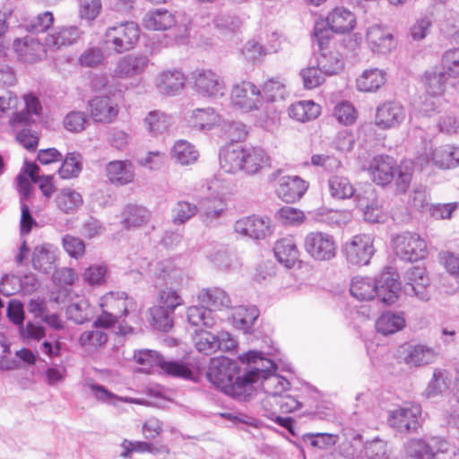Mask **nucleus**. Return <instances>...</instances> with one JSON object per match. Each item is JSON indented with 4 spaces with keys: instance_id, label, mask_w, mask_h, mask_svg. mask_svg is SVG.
<instances>
[{
    "instance_id": "f257e3e1",
    "label": "nucleus",
    "mask_w": 459,
    "mask_h": 459,
    "mask_svg": "<svg viewBox=\"0 0 459 459\" xmlns=\"http://www.w3.org/2000/svg\"><path fill=\"white\" fill-rule=\"evenodd\" d=\"M206 377L210 383L227 394L240 396L249 393L244 374L239 376L236 363L227 358L212 359Z\"/></svg>"
},
{
    "instance_id": "f03ea898",
    "label": "nucleus",
    "mask_w": 459,
    "mask_h": 459,
    "mask_svg": "<svg viewBox=\"0 0 459 459\" xmlns=\"http://www.w3.org/2000/svg\"><path fill=\"white\" fill-rule=\"evenodd\" d=\"M24 108L13 113L10 119L11 126L15 132L17 142L29 151L38 146L39 136L30 126L35 124V116H39L41 105L37 97L32 94L24 95Z\"/></svg>"
},
{
    "instance_id": "7ed1b4c3",
    "label": "nucleus",
    "mask_w": 459,
    "mask_h": 459,
    "mask_svg": "<svg viewBox=\"0 0 459 459\" xmlns=\"http://www.w3.org/2000/svg\"><path fill=\"white\" fill-rule=\"evenodd\" d=\"M157 302L149 309L152 324L160 331L169 332L173 326L174 311L184 304V300L176 290L169 287L160 291Z\"/></svg>"
},
{
    "instance_id": "20e7f679",
    "label": "nucleus",
    "mask_w": 459,
    "mask_h": 459,
    "mask_svg": "<svg viewBox=\"0 0 459 459\" xmlns=\"http://www.w3.org/2000/svg\"><path fill=\"white\" fill-rule=\"evenodd\" d=\"M140 38V28L134 22H124L109 26L104 35V45L117 54L132 50Z\"/></svg>"
},
{
    "instance_id": "39448f33",
    "label": "nucleus",
    "mask_w": 459,
    "mask_h": 459,
    "mask_svg": "<svg viewBox=\"0 0 459 459\" xmlns=\"http://www.w3.org/2000/svg\"><path fill=\"white\" fill-rule=\"evenodd\" d=\"M135 361L143 366L160 367L163 372L174 377L188 379L192 376L191 369L184 363L176 360H166L160 354L152 350H142L134 353Z\"/></svg>"
},
{
    "instance_id": "423d86ee",
    "label": "nucleus",
    "mask_w": 459,
    "mask_h": 459,
    "mask_svg": "<svg viewBox=\"0 0 459 459\" xmlns=\"http://www.w3.org/2000/svg\"><path fill=\"white\" fill-rule=\"evenodd\" d=\"M305 251L316 261H329L336 255L337 244L333 236L323 231H311L304 238Z\"/></svg>"
},
{
    "instance_id": "0eeeda50",
    "label": "nucleus",
    "mask_w": 459,
    "mask_h": 459,
    "mask_svg": "<svg viewBox=\"0 0 459 459\" xmlns=\"http://www.w3.org/2000/svg\"><path fill=\"white\" fill-rule=\"evenodd\" d=\"M393 247L397 256L408 262L423 259L427 255V245L418 234L404 232L393 238Z\"/></svg>"
},
{
    "instance_id": "6e6552de",
    "label": "nucleus",
    "mask_w": 459,
    "mask_h": 459,
    "mask_svg": "<svg viewBox=\"0 0 459 459\" xmlns=\"http://www.w3.org/2000/svg\"><path fill=\"white\" fill-rule=\"evenodd\" d=\"M421 407L418 404L399 406L388 411L387 423L402 434L416 432L420 428Z\"/></svg>"
},
{
    "instance_id": "1a4fd4ad",
    "label": "nucleus",
    "mask_w": 459,
    "mask_h": 459,
    "mask_svg": "<svg viewBox=\"0 0 459 459\" xmlns=\"http://www.w3.org/2000/svg\"><path fill=\"white\" fill-rule=\"evenodd\" d=\"M230 100L233 107L243 112L258 110L264 103L259 88L250 82H242L234 85L230 93Z\"/></svg>"
},
{
    "instance_id": "9d476101",
    "label": "nucleus",
    "mask_w": 459,
    "mask_h": 459,
    "mask_svg": "<svg viewBox=\"0 0 459 459\" xmlns=\"http://www.w3.org/2000/svg\"><path fill=\"white\" fill-rule=\"evenodd\" d=\"M194 89L204 97L217 98L224 95L225 82L210 69H196L191 73Z\"/></svg>"
},
{
    "instance_id": "9b49d317",
    "label": "nucleus",
    "mask_w": 459,
    "mask_h": 459,
    "mask_svg": "<svg viewBox=\"0 0 459 459\" xmlns=\"http://www.w3.org/2000/svg\"><path fill=\"white\" fill-rule=\"evenodd\" d=\"M406 455L413 459H437L440 453L448 451V444L439 438H411L405 445Z\"/></svg>"
},
{
    "instance_id": "f8f14e48",
    "label": "nucleus",
    "mask_w": 459,
    "mask_h": 459,
    "mask_svg": "<svg viewBox=\"0 0 459 459\" xmlns=\"http://www.w3.org/2000/svg\"><path fill=\"white\" fill-rule=\"evenodd\" d=\"M343 252L350 264L366 265L375 253L373 238L368 234L356 235L344 245Z\"/></svg>"
},
{
    "instance_id": "ddd939ff",
    "label": "nucleus",
    "mask_w": 459,
    "mask_h": 459,
    "mask_svg": "<svg viewBox=\"0 0 459 459\" xmlns=\"http://www.w3.org/2000/svg\"><path fill=\"white\" fill-rule=\"evenodd\" d=\"M239 359L242 362L248 364V368L244 373V381L247 382L248 392L253 383L258 382L261 377L267 374H273L276 370L274 362L260 357V352L257 351L242 354Z\"/></svg>"
},
{
    "instance_id": "4468645a",
    "label": "nucleus",
    "mask_w": 459,
    "mask_h": 459,
    "mask_svg": "<svg viewBox=\"0 0 459 459\" xmlns=\"http://www.w3.org/2000/svg\"><path fill=\"white\" fill-rule=\"evenodd\" d=\"M397 357L410 367H421L433 363L437 352L434 348L421 343H404L397 349Z\"/></svg>"
},
{
    "instance_id": "2eb2a0df",
    "label": "nucleus",
    "mask_w": 459,
    "mask_h": 459,
    "mask_svg": "<svg viewBox=\"0 0 459 459\" xmlns=\"http://www.w3.org/2000/svg\"><path fill=\"white\" fill-rule=\"evenodd\" d=\"M273 226L267 217L248 216L238 220L234 224V231L243 237L263 239L272 235Z\"/></svg>"
},
{
    "instance_id": "dca6fc26",
    "label": "nucleus",
    "mask_w": 459,
    "mask_h": 459,
    "mask_svg": "<svg viewBox=\"0 0 459 459\" xmlns=\"http://www.w3.org/2000/svg\"><path fill=\"white\" fill-rule=\"evenodd\" d=\"M405 118L406 111L401 103L385 101L377 107L375 123L381 129H390L399 126Z\"/></svg>"
},
{
    "instance_id": "f3484780",
    "label": "nucleus",
    "mask_w": 459,
    "mask_h": 459,
    "mask_svg": "<svg viewBox=\"0 0 459 459\" xmlns=\"http://www.w3.org/2000/svg\"><path fill=\"white\" fill-rule=\"evenodd\" d=\"M150 60L144 55L130 54L119 58L113 70L114 76L131 79L142 74L148 67Z\"/></svg>"
},
{
    "instance_id": "a211bd4d",
    "label": "nucleus",
    "mask_w": 459,
    "mask_h": 459,
    "mask_svg": "<svg viewBox=\"0 0 459 459\" xmlns=\"http://www.w3.org/2000/svg\"><path fill=\"white\" fill-rule=\"evenodd\" d=\"M89 113L94 122L108 124L118 115L117 104L108 96H97L88 102Z\"/></svg>"
},
{
    "instance_id": "6ab92c4d",
    "label": "nucleus",
    "mask_w": 459,
    "mask_h": 459,
    "mask_svg": "<svg viewBox=\"0 0 459 459\" xmlns=\"http://www.w3.org/2000/svg\"><path fill=\"white\" fill-rule=\"evenodd\" d=\"M143 26L151 30H167L178 26L177 13L164 8H155L147 12L143 18ZM186 30V26H180Z\"/></svg>"
},
{
    "instance_id": "aec40b11",
    "label": "nucleus",
    "mask_w": 459,
    "mask_h": 459,
    "mask_svg": "<svg viewBox=\"0 0 459 459\" xmlns=\"http://www.w3.org/2000/svg\"><path fill=\"white\" fill-rule=\"evenodd\" d=\"M404 292L409 296H415L420 300H428L429 293L427 287L429 279L426 274V269L423 266H413L410 268L405 274Z\"/></svg>"
},
{
    "instance_id": "412c9836",
    "label": "nucleus",
    "mask_w": 459,
    "mask_h": 459,
    "mask_svg": "<svg viewBox=\"0 0 459 459\" xmlns=\"http://www.w3.org/2000/svg\"><path fill=\"white\" fill-rule=\"evenodd\" d=\"M377 282V297L387 305L394 304L401 291V283L398 281L396 273L392 272L390 268L382 272Z\"/></svg>"
},
{
    "instance_id": "4be33fe9",
    "label": "nucleus",
    "mask_w": 459,
    "mask_h": 459,
    "mask_svg": "<svg viewBox=\"0 0 459 459\" xmlns=\"http://www.w3.org/2000/svg\"><path fill=\"white\" fill-rule=\"evenodd\" d=\"M308 188V183L298 176H284L279 180L277 195L286 203L299 200Z\"/></svg>"
},
{
    "instance_id": "5701e85b",
    "label": "nucleus",
    "mask_w": 459,
    "mask_h": 459,
    "mask_svg": "<svg viewBox=\"0 0 459 459\" xmlns=\"http://www.w3.org/2000/svg\"><path fill=\"white\" fill-rule=\"evenodd\" d=\"M57 248L49 243L37 245L32 252V266L43 273H51L57 265Z\"/></svg>"
},
{
    "instance_id": "b1692460",
    "label": "nucleus",
    "mask_w": 459,
    "mask_h": 459,
    "mask_svg": "<svg viewBox=\"0 0 459 459\" xmlns=\"http://www.w3.org/2000/svg\"><path fill=\"white\" fill-rule=\"evenodd\" d=\"M368 171L375 183L387 185L394 179L396 171L395 160L387 155L377 156L371 160Z\"/></svg>"
},
{
    "instance_id": "393cba45",
    "label": "nucleus",
    "mask_w": 459,
    "mask_h": 459,
    "mask_svg": "<svg viewBox=\"0 0 459 459\" xmlns=\"http://www.w3.org/2000/svg\"><path fill=\"white\" fill-rule=\"evenodd\" d=\"M367 41L374 52L383 55L390 53L396 45L392 33L379 25L368 28Z\"/></svg>"
},
{
    "instance_id": "a878e982",
    "label": "nucleus",
    "mask_w": 459,
    "mask_h": 459,
    "mask_svg": "<svg viewBox=\"0 0 459 459\" xmlns=\"http://www.w3.org/2000/svg\"><path fill=\"white\" fill-rule=\"evenodd\" d=\"M186 77L178 70H167L160 73L155 78V87L163 95H175L185 86Z\"/></svg>"
},
{
    "instance_id": "bb28decb",
    "label": "nucleus",
    "mask_w": 459,
    "mask_h": 459,
    "mask_svg": "<svg viewBox=\"0 0 459 459\" xmlns=\"http://www.w3.org/2000/svg\"><path fill=\"white\" fill-rule=\"evenodd\" d=\"M227 213V204L222 199L203 202L199 211L200 221L207 227H216Z\"/></svg>"
},
{
    "instance_id": "cd10ccee",
    "label": "nucleus",
    "mask_w": 459,
    "mask_h": 459,
    "mask_svg": "<svg viewBox=\"0 0 459 459\" xmlns=\"http://www.w3.org/2000/svg\"><path fill=\"white\" fill-rule=\"evenodd\" d=\"M101 307H107L108 311L119 318L126 316L129 313L136 311V302L127 297L125 292H111L104 297V303Z\"/></svg>"
},
{
    "instance_id": "c85d7f7f",
    "label": "nucleus",
    "mask_w": 459,
    "mask_h": 459,
    "mask_svg": "<svg viewBox=\"0 0 459 459\" xmlns=\"http://www.w3.org/2000/svg\"><path fill=\"white\" fill-rule=\"evenodd\" d=\"M221 121V116L212 108H196L187 117L188 125L200 131L211 130Z\"/></svg>"
},
{
    "instance_id": "c756f323",
    "label": "nucleus",
    "mask_w": 459,
    "mask_h": 459,
    "mask_svg": "<svg viewBox=\"0 0 459 459\" xmlns=\"http://www.w3.org/2000/svg\"><path fill=\"white\" fill-rule=\"evenodd\" d=\"M106 174L112 184L124 186L134 180V166L128 160H113L107 164Z\"/></svg>"
},
{
    "instance_id": "7c9ffc66",
    "label": "nucleus",
    "mask_w": 459,
    "mask_h": 459,
    "mask_svg": "<svg viewBox=\"0 0 459 459\" xmlns=\"http://www.w3.org/2000/svg\"><path fill=\"white\" fill-rule=\"evenodd\" d=\"M244 148L230 144L224 147L220 153L221 168L228 173L243 170Z\"/></svg>"
},
{
    "instance_id": "2f4dec72",
    "label": "nucleus",
    "mask_w": 459,
    "mask_h": 459,
    "mask_svg": "<svg viewBox=\"0 0 459 459\" xmlns=\"http://www.w3.org/2000/svg\"><path fill=\"white\" fill-rule=\"evenodd\" d=\"M325 22L329 24L333 31L336 33H345L354 28L356 19L354 14L349 10L337 7L328 14Z\"/></svg>"
},
{
    "instance_id": "473e14b6",
    "label": "nucleus",
    "mask_w": 459,
    "mask_h": 459,
    "mask_svg": "<svg viewBox=\"0 0 459 459\" xmlns=\"http://www.w3.org/2000/svg\"><path fill=\"white\" fill-rule=\"evenodd\" d=\"M58 210L65 214L75 213L83 204L82 195L70 187L62 188L55 198Z\"/></svg>"
},
{
    "instance_id": "72a5a7b5",
    "label": "nucleus",
    "mask_w": 459,
    "mask_h": 459,
    "mask_svg": "<svg viewBox=\"0 0 459 459\" xmlns=\"http://www.w3.org/2000/svg\"><path fill=\"white\" fill-rule=\"evenodd\" d=\"M80 37V30L76 27L61 28L48 34L45 39V46L56 51L62 47L74 43Z\"/></svg>"
},
{
    "instance_id": "f704fd0d",
    "label": "nucleus",
    "mask_w": 459,
    "mask_h": 459,
    "mask_svg": "<svg viewBox=\"0 0 459 459\" xmlns=\"http://www.w3.org/2000/svg\"><path fill=\"white\" fill-rule=\"evenodd\" d=\"M143 124L150 135L158 136L169 130L172 117L160 110H152L145 116Z\"/></svg>"
},
{
    "instance_id": "c9c22d12",
    "label": "nucleus",
    "mask_w": 459,
    "mask_h": 459,
    "mask_svg": "<svg viewBox=\"0 0 459 459\" xmlns=\"http://www.w3.org/2000/svg\"><path fill=\"white\" fill-rule=\"evenodd\" d=\"M274 255L278 261L291 268L299 260V250L291 238H284L275 243Z\"/></svg>"
},
{
    "instance_id": "e433bc0d",
    "label": "nucleus",
    "mask_w": 459,
    "mask_h": 459,
    "mask_svg": "<svg viewBox=\"0 0 459 459\" xmlns=\"http://www.w3.org/2000/svg\"><path fill=\"white\" fill-rule=\"evenodd\" d=\"M198 300L211 311L212 309H221L230 306L229 295L219 288L202 290L198 294Z\"/></svg>"
},
{
    "instance_id": "4c0bfd02",
    "label": "nucleus",
    "mask_w": 459,
    "mask_h": 459,
    "mask_svg": "<svg viewBox=\"0 0 459 459\" xmlns=\"http://www.w3.org/2000/svg\"><path fill=\"white\" fill-rule=\"evenodd\" d=\"M377 282L369 277L355 276L351 280L350 291L358 300L368 301L377 297Z\"/></svg>"
},
{
    "instance_id": "58836bf2",
    "label": "nucleus",
    "mask_w": 459,
    "mask_h": 459,
    "mask_svg": "<svg viewBox=\"0 0 459 459\" xmlns=\"http://www.w3.org/2000/svg\"><path fill=\"white\" fill-rule=\"evenodd\" d=\"M170 156L175 162L182 166H187L197 160L199 152L191 143L186 140H178L171 148Z\"/></svg>"
},
{
    "instance_id": "ea45409f",
    "label": "nucleus",
    "mask_w": 459,
    "mask_h": 459,
    "mask_svg": "<svg viewBox=\"0 0 459 459\" xmlns=\"http://www.w3.org/2000/svg\"><path fill=\"white\" fill-rule=\"evenodd\" d=\"M243 171L255 174L270 165V159L261 148L244 149Z\"/></svg>"
},
{
    "instance_id": "a19ab883",
    "label": "nucleus",
    "mask_w": 459,
    "mask_h": 459,
    "mask_svg": "<svg viewBox=\"0 0 459 459\" xmlns=\"http://www.w3.org/2000/svg\"><path fill=\"white\" fill-rule=\"evenodd\" d=\"M385 73L377 68L365 70L357 79V89L360 91L372 92L385 83Z\"/></svg>"
},
{
    "instance_id": "79ce46f5",
    "label": "nucleus",
    "mask_w": 459,
    "mask_h": 459,
    "mask_svg": "<svg viewBox=\"0 0 459 459\" xmlns=\"http://www.w3.org/2000/svg\"><path fill=\"white\" fill-rule=\"evenodd\" d=\"M212 24L221 37L228 39L238 32L241 21L231 13H221L214 16Z\"/></svg>"
},
{
    "instance_id": "37998d69",
    "label": "nucleus",
    "mask_w": 459,
    "mask_h": 459,
    "mask_svg": "<svg viewBox=\"0 0 459 459\" xmlns=\"http://www.w3.org/2000/svg\"><path fill=\"white\" fill-rule=\"evenodd\" d=\"M433 162L440 169H449L459 166V146L444 145L433 152Z\"/></svg>"
},
{
    "instance_id": "c03bdc74",
    "label": "nucleus",
    "mask_w": 459,
    "mask_h": 459,
    "mask_svg": "<svg viewBox=\"0 0 459 459\" xmlns=\"http://www.w3.org/2000/svg\"><path fill=\"white\" fill-rule=\"evenodd\" d=\"M15 48L20 57L27 63H34L41 59L45 54L44 45L33 39L16 40Z\"/></svg>"
},
{
    "instance_id": "a18cd8bd",
    "label": "nucleus",
    "mask_w": 459,
    "mask_h": 459,
    "mask_svg": "<svg viewBox=\"0 0 459 459\" xmlns=\"http://www.w3.org/2000/svg\"><path fill=\"white\" fill-rule=\"evenodd\" d=\"M316 63L323 73L331 76L340 73L343 69V60L337 51L324 50L320 51L316 57Z\"/></svg>"
},
{
    "instance_id": "49530a36",
    "label": "nucleus",
    "mask_w": 459,
    "mask_h": 459,
    "mask_svg": "<svg viewBox=\"0 0 459 459\" xmlns=\"http://www.w3.org/2000/svg\"><path fill=\"white\" fill-rule=\"evenodd\" d=\"M320 114V106L312 100H301L293 103L289 108L290 117L299 122H306L316 118Z\"/></svg>"
},
{
    "instance_id": "de8ad7c7",
    "label": "nucleus",
    "mask_w": 459,
    "mask_h": 459,
    "mask_svg": "<svg viewBox=\"0 0 459 459\" xmlns=\"http://www.w3.org/2000/svg\"><path fill=\"white\" fill-rule=\"evenodd\" d=\"M405 326V319L402 314L393 312L383 313L376 322L378 333L388 335L393 334Z\"/></svg>"
},
{
    "instance_id": "09e8293b",
    "label": "nucleus",
    "mask_w": 459,
    "mask_h": 459,
    "mask_svg": "<svg viewBox=\"0 0 459 459\" xmlns=\"http://www.w3.org/2000/svg\"><path fill=\"white\" fill-rule=\"evenodd\" d=\"M189 324L195 326L212 328L216 324V318L210 309L202 305L189 307L186 310Z\"/></svg>"
},
{
    "instance_id": "8fccbe9b",
    "label": "nucleus",
    "mask_w": 459,
    "mask_h": 459,
    "mask_svg": "<svg viewBox=\"0 0 459 459\" xmlns=\"http://www.w3.org/2000/svg\"><path fill=\"white\" fill-rule=\"evenodd\" d=\"M451 79L441 67H435L426 73L427 93L440 96L446 90V85Z\"/></svg>"
},
{
    "instance_id": "3c124183",
    "label": "nucleus",
    "mask_w": 459,
    "mask_h": 459,
    "mask_svg": "<svg viewBox=\"0 0 459 459\" xmlns=\"http://www.w3.org/2000/svg\"><path fill=\"white\" fill-rule=\"evenodd\" d=\"M330 195L336 199H348L354 195L355 189L350 180L342 176L333 175L328 179Z\"/></svg>"
},
{
    "instance_id": "603ef678",
    "label": "nucleus",
    "mask_w": 459,
    "mask_h": 459,
    "mask_svg": "<svg viewBox=\"0 0 459 459\" xmlns=\"http://www.w3.org/2000/svg\"><path fill=\"white\" fill-rule=\"evenodd\" d=\"M154 273L157 277L167 281L169 284L181 285L185 281L183 271L180 268L175 267L169 260L157 263Z\"/></svg>"
},
{
    "instance_id": "864d4df0",
    "label": "nucleus",
    "mask_w": 459,
    "mask_h": 459,
    "mask_svg": "<svg viewBox=\"0 0 459 459\" xmlns=\"http://www.w3.org/2000/svg\"><path fill=\"white\" fill-rule=\"evenodd\" d=\"M66 315L69 320L76 324H83L92 317L93 308L87 299H80L68 305L66 307Z\"/></svg>"
},
{
    "instance_id": "5fc2aeb1",
    "label": "nucleus",
    "mask_w": 459,
    "mask_h": 459,
    "mask_svg": "<svg viewBox=\"0 0 459 459\" xmlns=\"http://www.w3.org/2000/svg\"><path fill=\"white\" fill-rule=\"evenodd\" d=\"M262 389L264 394L280 396L290 387V383L287 379L275 373L267 374L260 380Z\"/></svg>"
},
{
    "instance_id": "6e6d98bb",
    "label": "nucleus",
    "mask_w": 459,
    "mask_h": 459,
    "mask_svg": "<svg viewBox=\"0 0 459 459\" xmlns=\"http://www.w3.org/2000/svg\"><path fill=\"white\" fill-rule=\"evenodd\" d=\"M150 212L139 205H128L124 210L123 224L126 228H136L145 224L150 219Z\"/></svg>"
},
{
    "instance_id": "4d7b16f0",
    "label": "nucleus",
    "mask_w": 459,
    "mask_h": 459,
    "mask_svg": "<svg viewBox=\"0 0 459 459\" xmlns=\"http://www.w3.org/2000/svg\"><path fill=\"white\" fill-rule=\"evenodd\" d=\"M261 405L264 411V416L271 420H274L281 426L286 429L290 427V418H281L278 416V413L280 412L278 396L265 394V396L261 400Z\"/></svg>"
},
{
    "instance_id": "13d9d810",
    "label": "nucleus",
    "mask_w": 459,
    "mask_h": 459,
    "mask_svg": "<svg viewBox=\"0 0 459 459\" xmlns=\"http://www.w3.org/2000/svg\"><path fill=\"white\" fill-rule=\"evenodd\" d=\"M447 388L448 374L446 370L436 368L424 394L428 398H430L442 394Z\"/></svg>"
},
{
    "instance_id": "bf43d9fd",
    "label": "nucleus",
    "mask_w": 459,
    "mask_h": 459,
    "mask_svg": "<svg viewBox=\"0 0 459 459\" xmlns=\"http://www.w3.org/2000/svg\"><path fill=\"white\" fill-rule=\"evenodd\" d=\"M82 155L78 152H70L58 169L60 177L64 179L76 178L82 171Z\"/></svg>"
},
{
    "instance_id": "052dcab7",
    "label": "nucleus",
    "mask_w": 459,
    "mask_h": 459,
    "mask_svg": "<svg viewBox=\"0 0 459 459\" xmlns=\"http://www.w3.org/2000/svg\"><path fill=\"white\" fill-rule=\"evenodd\" d=\"M258 316L259 311L255 306L248 307L240 306L235 309L233 318L239 328L247 331L254 325Z\"/></svg>"
},
{
    "instance_id": "680f3d73",
    "label": "nucleus",
    "mask_w": 459,
    "mask_h": 459,
    "mask_svg": "<svg viewBox=\"0 0 459 459\" xmlns=\"http://www.w3.org/2000/svg\"><path fill=\"white\" fill-rule=\"evenodd\" d=\"M198 212L195 204L186 201H178L172 209V221L175 225H181L188 221Z\"/></svg>"
},
{
    "instance_id": "e2e57ef3",
    "label": "nucleus",
    "mask_w": 459,
    "mask_h": 459,
    "mask_svg": "<svg viewBox=\"0 0 459 459\" xmlns=\"http://www.w3.org/2000/svg\"><path fill=\"white\" fill-rule=\"evenodd\" d=\"M359 204L364 207V219L370 223H383L386 221L387 215L384 212L377 199H373L370 204H364L363 199L359 198Z\"/></svg>"
},
{
    "instance_id": "0e129e2a",
    "label": "nucleus",
    "mask_w": 459,
    "mask_h": 459,
    "mask_svg": "<svg viewBox=\"0 0 459 459\" xmlns=\"http://www.w3.org/2000/svg\"><path fill=\"white\" fill-rule=\"evenodd\" d=\"M440 67L451 79L459 77V48L446 51Z\"/></svg>"
},
{
    "instance_id": "69168bd1",
    "label": "nucleus",
    "mask_w": 459,
    "mask_h": 459,
    "mask_svg": "<svg viewBox=\"0 0 459 459\" xmlns=\"http://www.w3.org/2000/svg\"><path fill=\"white\" fill-rule=\"evenodd\" d=\"M300 75L303 80L304 87L309 90L321 85L325 82V76H327L317 65L316 66H309L302 69Z\"/></svg>"
},
{
    "instance_id": "338daca9",
    "label": "nucleus",
    "mask_w": 459,
    "mask_h": 459,
    "mask_svg": "<svg viewBox=\"0 0 459 459\" xmlns=\"http://www.w3.org/2000/svg\"><path fill=\"white\" fill-rule=\"evenodd\" d=\"M107 341V333L98 327L83 332L79 338L80 344L84 347H100L104 345Z\"/></svg>"
},
{
    "instance_id": "774afa93",
    "label": "nucleus",
    "mask_w": 459,
    "mask_h": 459,
    "mask_svg": "<svg viewBox=\"0 0 459 459\" xmlns=\"http://www.w3.org/2000/svg\"><path fill=\"white\" fill-rule=\"evenodd\" d=\"M332 32L333 31L325 21L316 22L313 30V40L317 43L320 51L326 50V46L332 38Z\"/></svg>"
}]
</instances>
